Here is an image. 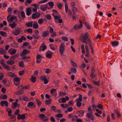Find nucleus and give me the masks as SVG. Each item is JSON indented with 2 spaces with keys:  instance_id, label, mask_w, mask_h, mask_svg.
I'll list each match as a JSON object with an SVG mask.
<instances>
[{
  "instance_id": "nucleus-1",
  "label": "nucleus",
  "mask_w": 122,
  "mask_h": 122,
  "mask_svg": "<svg viewBox=\"0 0 122 122\" xmlns=\"http://www.w3.org/2000/svg\"><path fill=\"white\" fill-rule=\"evenodd\" d=\"M89 36V34L87 32L81 38V40L82 42L86 44H87V42L86 41V40L88 39V40H89L88 39V37Z\"/></svg>"
},
{
  "instance_id": "nucleus-2",
  "label": "nucleus",
  "mask_w": 122,
  "mask_h": 122,
  "mask_svg": "<svg viewBox=\"0 0 122 122\" xmlns=\"http://www.w3.org/2000/svg\"><path fill=\"white\" fill-rule=\"evenodd\" d=\"M65 44L63 43H61L60 44L59 48V52L60 55L62 56L64 51Z\"/></svg>"
},
{
  "instance_id": "nucleus-3",
  "label": "nucleus",
  "mask_w": 122,
  "mask_h": 122,
  "mask_svg": "<svg viewBox=\"0 0 122 122\" xmlns=\"http://www.w3.org/2000/svg\"><path fill=\"white\" fill-rule=\"evenodd\" d=\"M39 118L42 121H46L48 120L47 117L44 114H41L39 117Z\"/></svg>"
},
{
  "instance_id": "nucleus-4",
  "label": "nucleus",
  "mask_w": 122,
  "mask_h": 122,
  "mask_svg": "<svg viewBox=\"0 0 122 122\" xmlns=\"http://www.w3.org/2000/svg\"><path fill=\"white\" fill-rule=\"evenodd\" d=\"M13 81L15 85L16 86H18L20 84V79L18 77H15L13 79Z\"/></svg>"
},
{
  "instance_id": "nucleus-5",
  "label": "nucleus",
  "mask_w": 122,
  "mask_h": 122,
  "mask_svg": "<svg viewBox=\"0 0 122 122\" xmlns=\"http://www.w3.org/2000/svg\"><path fill=\"white\" fill-rule=\"evenodd\" d=\"M47 9H50L49 8H48V5L47 4L41 5L40 7V9L43 11H46Z\"/></svg>"
},
{
  "instance_id": "nucleus-6",
  "label": "nucleus",
  "mask_w": 122,
  "mask_h": 122,
  "mask_svg": "<svg viewBox=\"0 0 122 122\" xmlns=\"http://www.w3.org/2000/svg\"><path fill=\"white\" fill-rule=\"evenodd\" d=\"M15 63V60L13 59L10 57L9 60L7 61L6 63L8 65H11Z\"/></svg>"
},
{
  "instance_id": "nucleus-7",
  "label": "nucleus",
  "mask_w": 122,
  "mask_h": 122,
  "mask_svg": "<svg viewBox=\"0 0 122 122\" xmlns=\"http://www.w3.org/2000/svg\"><path fill=\"white\" fill-rule=\"evenodd\" d=\"M22 32V30L20 28L16 29L13 32V34L15 36H17L20 34Z\"/></svg>"
},
{
  "instance_id": "nucleus-8",
  "label": "nucleus",
  "mask_w": 122,
  "mask_h": 122,
  "mask_svg": "<svg viewBox=\"0 0 122 122\" xmlns=\"http://www.w3.org/2000/svg\"><path fill=\"white\" fill-rule=\"evenodd\" d=\"M80 24L76 25L74 27V28L75 30H76L78 29H80L83 26V24L82 21L80 20L79 21Z\"/></svg>"
},
{
  "instance_id": "nucleus-9",
  "label": "nucleus",
  "mask_w": 122,
  "mask_h": 122,
  "mask_svg": "<svg viewBox=\"0 0 122 122\" xmlns=\"http://www.w3.org/2000/svg\"><path fill=\"white\" fill-rule=\"evenodd\" d=\"M8 52L10 54L12 55L16 53V50L14 48H11L9 50Z\"/></svg>"
},
{
  "instance_id": "nucleus-10",
  "label": "nucleus",
  "mask_w": 122,
  "mask_h": 122,
  "mask_svg": "<svg viewBox=\"0 0 122 122\" xmlns=\"http://www.w3.org/2000/svg\"><path fill=\"white\" fill-rule=\"evenodd\" d=\"M41 79L43 81L45 84H47L49 82V81L46 78V76H41Z\"/></svg>"
},
{
  "instance_id": "nucleus-11",
  "label": "nucleus",
  "mask_w": 122,
  "mask_h": 122,
  "mask_svg": "<svg viewBox=\"0 0 122 122\" xmlns=\"http://www.w3.org/2000/svg\"><path fill=\"white\" fill-rule=\"evenodd\" d=\"M40 16V14L39 13H36L33 14L32 15V18L34 19L38 18Z\"/></svg>"
},
{
  "instance_id": "nucleus-12",
  "label": "nucleus",
  "mask_w": 122,
  "mask_h": 122,
  "mask_svg": "<svg viewBox=\"0 0 122 122\" xmlns=\"http://www.w3.org/2000/svg\"><path fill=\"white\" fill-rule=\"evenodd\" d=\"M0 104L1 106L3 107H4V105L6 107H8V103L6 101H1L0 103Z\"/></svg>"
},
{
  "instance_id": "nucleus-13",
  "label": "nucleus",
  "mask_w": 122,
  "mask_h": 122,
  "mask_svg": "<svg viewBox=\"0 0 122 122\" xmlns=\"http://www.w3.org/2000/svg\"><path fill=\"white\" fill-rule=\"evenodd\" d=\"M87 41L88 43V44L89 45L90 48L91 50V52L93 54V48L92 46L91 41L89 40H87Z\"/></svg>"
},
{
  "instance_id": "nucleus-14",
  "label": "nucleus",
  "mask_w": 122,
  "mask_h": 122,
  "mask_svg": "<svg viewBox=\"0 0 122 122\" xmlns=\"http://www.w3.org/2000/svg\"><path fill=\"white\" fill-rule=\"evenodd\" d=\"M29 51L27 50L26 49L22 51V54H20V56H23V55H26L30 53Z\"/></svg>"
},
{
  "instance_id": "nucleus-15",
  "label": "nucleus",
  "mask_w": 122,
  "mask_h": 122,
  "mask_svg": "<svg viewBox=\"0 0 122 122\" xmlns=\"http://www.w3.org/2000/svg\"><path fill=\"white\" fill-rule=\"evenodd\" d=\"M27 15L29 16L31 13V10L30 8H27L26 10Z\"/></svg>"
},
{
  "instance_id": "nucleus-16",
  "label": "nucleus",
  "mask_w": 122,
  "mask_h": 122,
  "mask_svg": "<svg viewBox=\"0 0 122 122\" xmlns=\"http://www.w3.org/2000/svg\"><path fill=\"white\" fill-rule=\"evenodd\" d=\"M86 116L87 117L90 119L92 121H93L94 120V117L93 115H91L89 113L87 114Z\"/></svg>"
},
{
  "instance_id": "nucleus-17",
  "label": "nucleus",
  "mask_w": 122,
  "mask_h": 122,
  "mask_svg": "<svg viewBox=\"0 0 122 122\" xmlns=\"http://www.w3.org/2000/svg\"><path fill=\"white\" fill-rule=\"evenodd\" d=\"M49 34V31L47 30H46L43 32L42 34V36L43 37H45L47 36Z\"/></svg>"
},
{
  "instance_id": "nucleus-18",
  "label": "nucleus",
  "mask_w": 122,
  "mask_h": 122,
  "mask_svg": "<svg viewBox=\"0 0 122 122\" xmlns=\"http://www.w3.org/2000/svg\"><path fill=\"white\" fill-rule=\"evenodd\" d=\"M26 38L24 36H21L20 38H19L17 40V41L18 42L21 43L22 42L23 40L25 41Z\"/></svg>"
},
{
  "instance_id": "nucleus-19",
  "label": "nucleus",
  "mask_w": 122,
  "mask_h": 122,
  "mask_svg": "<svg viewBox=\"0 0 122 122\" xmlns=\"http://www.w3.org/2000/svg\"><path fill=\"white\" fill-rule=\"evenodd\" d=\"M52 55V53L49 51H48L46 53V57L49 58H51Z\"/></svg>"
},
{
  "instance_id": "nucleus-20",
  "label": "nucleus",
  "mask_w": 122,
  "mask_h": 122,
  "mask_svg": "<svg viewBox=\"0 0 122 122\" xmlns=\"http://www.w3.org/2000/svg\"><path fill=\"white\" fill-rule=\"evenodd\" d=\"M84 112L83 110L78 111L77 112V114L80 117H82L84 115Z\"/></svg>"
},
{
  "instance_id": "nucleus-21",
  "label": "nucleus",
  "mask_w": 122,
  "mask_h": 122,
  "mask_svg": "<svg viewBox=\"0 0 122 122\" xmlns=\"http://www.w3.org/2000/svg\"><path fill=\"white\" fill-rule=\"evenodd\" d=\"M25 117V115L23 114L22 115H19L17 117V119H24Z\"/></svg>"
},
{
  "instance_id": "nucleus-22",
  "label": "nucleus",
  "mask_w": 122,
  "mask_h": 122,
  "mask_svg": "<svg viewBox=\"0 0 122 122\" xmlns=\"http://www.w3.org/2000/svg\"><path fill=\"white\" fill-rule=\"evenodd\" d=\"M8 15L7 16V19H8V18H9V17L10 16L11 14V11H12V9L10 8H9L8 9Z\"/></svg>"
},
{
  "instance_id": "nucleus-23",
  "label": "nucleus",
  "mask_w": 122,
  "mask_h": 122,
  "mask_svg": "<svg viewBox=\"0 0 122 122\" xmlns=\"http://www.w3.org/2000/svg\"><path fill=\"white\" fill-rule=\"evenodd\" d=\"M39 27L38 24L36 21H35L33 22V27L35 29H37Z\"/></svg>"
},
{
  "instance_id": "nucleus-24",
  "label": "nucleus",
  "mask_w": 122,
  "mask_h": 122,
  "mask_svg": "<svg viewBox=\"0 0 122 122\" xmlns=\"http://www.w3.org/2000/svg\"><path fill=\"white\" fill-rule=\"evenodd\" d=\"M82 96L81 95H79L78 98H77L76 100V102H81L82 101Z\"/></svg>"
},
{
  "instance_id": "nucleus-25",
  "label": "nucleus",
  "mask_w": 122,
  "mask_h": 122,
  "mask_svg": "<svg viewBox=\"0 0 122 122\" xmlns=\"http://www.w3.org/2000/svg\"><path fill=\"white\" fill-rule=\"evenodd\" d=\"M119 42L118 41H114L112 43V44L114 47H115L117 46Z\"/></svg>"
},
{
  "instance_id": "nucleus-26",
  "label": "nucleus",
  "mask_w": 122,
  "mask_h": 122,
  "mask_svg": "<svg viewBox=\"0 0 122 122\" xmlns=\"http://www.w3.org/2000/svg\"><path fill=\"white\" fill-rule=\"evenodd\" d=\"M62 103H64L66 102V100H69V97L67 96H66L65 98L63 97L61 99Z\"/></svg>"
},
{
  "instance_id": "nucleus-27",
  "label": "nucleus",
  "mask_w": 122,
  "mask_h": 122,
  "mask_svg": "<svg viewBox=\"0 0 122 122\" xmlns=\"http://www.w3.org/2000/svg\"><path fill=\"white\" fill-rule=\"evenodd\" d=\"M46 48V46L44 44H43L41 45V47L40 48V51H44Z\"/></svg>"
},
{
  "instance_id": "nucleus-28",
  "label": "nucleus",
  "mask_w": 122,
  "mask_h": 122,
  "mask_svg": "<svg viewBox=\"0 0 122 122\" xmlns=\"http://www.w3.org/2000/svg\"><path fill=\"white\" fill-rule=\"evenodd\" d=\"M24 92L23 90V89L17 91L15 92L16 94L17 95H19L23 94Z\"/></svg>"
},
{
  "instance_id": "nucleus-29",
  "label": "nucleus",
  "mask_w": 122,
  "mask_h": 122,
  "mask_svg": "<svg viewBox=\"0 0 122 122\" xmlns=\"http://www.w3.org/2000/svg\"><path fill=\"white\" fill-rule=\"evenodd\" d=\"M0 35L2 36L6 37L7 36V33L6 32L4 31H0Z\"/></svg>"
},
{
  "instance_id": "nucleus-30",
  "label": "nucleus",
  "mask_w": 122,
  "mask_h": 122,
  "mask_svg": "<svg viewBox=\"0 0 122 122\" xmlns=\"http://www.w3.org/2000/svg\"><path fill=\"white\" fill-rule=\"evenodd\" d=\"M34 105L33 103L32 102H30L28 103L27 105V106L29 108H31V107Z\"/></svg>"
},
{
  "instance_id": "nucleus-31",
  "label": "nucleus",
  "mask_w": 122,
  "mask_h": 122,
  "mask_svg": "<svg viewBox=\"0 0 122 122\" xmlns=\"http://www.w3.org/2000/svg\"><path fill=\"white\" fill-rule=\"evenodd\" d=\"M25 25L28 27H32L33 25V22L31 21L29 22L26 23Z\"/></svg>"
},
{
  "instance_id": "nucleus-32",
  "label": "nucleus",
  "mask_w": 122,
  "mask_h": 122,
  "mask_svg": "<svg viewBox=\"0 0 122 122\" xmlns=\"http://www.w3.org/2000/svg\"><path fill=\"white\" fill-rule=\"evenodd\" d=\"M7 98V96L6 95H1L0 96V99L2 100H6Z\"/></svg>"
},
{
  "instance_id": "nucleus-33",
  "label": "nucleus",
  "mask_w": 122,
  "mask_h": 122,
  "mask_svg": "<svg viewBox=\"0 0 122 122\" xmlns=\"http://www.w3.org/2000/svg\"><path fill=\"white\" fill-rule=\"evenodd\" d=\"M6 53V52L4 49H0V53L2 55L5 54Z\"/></svg>"
},
{
  "instance_id": "nucleus-34",
  "label": "nucleus",
  "mask_w": 122,
  "mask_h": 122,
  "mask_svg": "<svg viewBox=\"0 0 122 122\" xmlns=\"http://www.w3.org/2000/svg\"><path fill=\"white\" fill-rule=\"evenodd\" d=\"M70 62L71 63V64L74 67H75L76 68H77L78 67L77 65L75 62L73 61H70Z\"/></svg>"
},
{
  "instance_id": "nucleus-35",
  "label": "nucleus",
  "mask_w": 122,
  "mask_h": 122,
  "mask_svg": "<svg viewBox=\"0 0 122 122\" xmlns=\"http://www.w3.org/2000/svg\"><path fill=\"white\" fill-rule=\"evenodd\" d=\"M3 67L4 68L8 70H10V67L7 65L5 64L3 66Z\"/></svg>"
},
{
  "instance_id": "nucleus-36",
  "label": "nucleus",
  "mask_w": 122,
  "mask_h": 122,
  "mask_svg": "<svg viewBox=\"0 0 122 122\" xmlns=\"http://www.w3.org/2000/svg\"><path fill=\"white\" fill-rule=\"evenodd\" d=\"M7 75L11 77H14L15 76V74L14 73L11 72H9L8 73Z\"/></svg>"
},
{
  "instance_id": "nucleus-37",
  "label": "nucleus",
  "mask_w": 122,
  "mask_h": 122,
  "mask_svg": "<svg viewBox=\"0 0 122 122\" xmlns=\"http://www.w3.org/2000/svg\"><path fill=\"white\" fill-rule=\"evenodd\" d=\"M15 18L16 17L15 16H12L10 18V19H9V18H8V19H7L10 22H11L13 21Z\"/></svg>"
},
{
  "instance_id": "nucleus-38",
  "label": "nucleus",
  "mask_w": 122,
  "mask_h": 122,
  "mask_svg": "<svg viewBox=\"0 0 122 122\" xmlns=\"http://www.w3.org/2000/svg\"><path fill=\"white\" fill-rule=\"evenodd\" d=\"M19 53H17L13 56H11V57L14 60H15V59L19 57Z\"/></svg>"
},
{
  "instance_id": "nucleus-39",
  "label": "nucleus",
  "mask_w": 122,
  "mask_h": 122,
  "mask_svg": "<svg viewBox=\"0 0 122 122\" xmlns=\"http://www.w3.org/2000/svg\"><path fill=\"white\" fill-rule=\"evenodd\" d=\"M85 25L86 26L87 28L88 29H91V26L89 25V24L86 22H85Z\"/></svg>"
},
{
  "instance_id": "nucleus-40",
  "label": "nucleus",
  "mask_w": 122,
  "mask_h": 122,
  "mask_svg": "<svg viewBox=\"0 0 122 122\" xmlns=\"http://www.w3.org/2000/svg\"><path fill=\"white\" fill-rule=\"evenodd\" d=\"M36 101L38 106H40L41 105V102L40 101V100L38 99H36Z\"/></svg>"
},
{
  "instance_id": "nucleus-41",
  "label": "nucleus",
  "mask_w": 122,
  "mask_h": 122,
  "mask_svg": "<svg viewBox=\"0 0 122 122\" xmlns=\"http://www.w3.org/2000/svg\"><path fill=\"white\" fill-rule=\"evenodd\" d=\"M19 65L20 67H23L24 66L23 62V61H21L19 63Z\"/></svg>"
},
{
  "instance_id": "nucleus-42",
  "label": "nucleus",
  "mask_w": 122,
  "mask_h": 122,
  "mask_svg": "<svg viewBox=\"0 0 122 122\" xmlns=\"http://www.w3.org/2000/svg\"><path fill=\"white\" fill-rule=\"evenodd\" d=\"M61 39L65 41H67L68 40V38L65 36L62 37Z\"/></svg>"
},
{
  "instance_id": "nucleus-43",
  "label": "nucleus",
  "mask_w": 122,
  "mask_h": 122,
  "mask_svg": "<svg viewBox=\"0 0 122 122\" xmlns=\"http://www.w3.org/2000/svg\"><path fill=\"white\" fill-rule=\"evenodd\" d=\"M53 44H51L50 45V47L51 49L52 50H55L56 49V48L53 46Z\"/></svg>"
},
{
  "instance_id": "nucleus-44",
  "label": "nucleus",
  "mask_w": 122,
  "mask_h": 122,
  "mask_svg": "<svg viewBox=\"0 0 122 122\" xmlns=\"http://www.w3.org/2000/svg\"><path fill=\"white\" fill-rule=\"evenodd\" d=\"M36 78L35 77L32 76L31 78L30 79V80H31L32 82H34L36 80Z\"/></svg>"
},
{
  "instance_id": "nucleus-45",
  "label": "nucleus",
  "mask_w": 122,
  "mask_h": 122,
  "mask_svg": "<svg viewBox=\"0 0 122 122\" xmlns=\"http://www.w3.org/2000/svg\"><path fill=\"white\" fill-rule=\"evenodd\" d=\"M70 70L72 72L74 73H76V69L73 67L71 68Z\"/></svg>"
},
{
  "instance_id": "nucleus-46",
  "label": "nucleus",
  "mask_w": 122,
  "mask_h": 122,
  "mask_svg": "<svg viewBox=\"0 0 122 122\" xmlns=\"http://www.w3.org/2000/svg\"><path fill=\"white\" fill-rule=\"evenodd\" d=\"M51 99H49L48 100H46L45 101V103L46 105H48L51 103Z\"/></svg>"
},
{
  "instance_id": "nucleus-47",
  "label": "nucleus",
  "mask_w": 122,
  "mask_h": 122,
  "mask_svg": "<svg viewBox=\"0 0 122 122\" xmlns=\"http://www.w3.org/2000/svg\"><path fill=\"white\" fill-rule=\"evenodd\" d=\"M77 117L76 116H73L72 118V121H76V120Z\"/></svg>"
},
{
  "instance_id": "nucleus-48",
  "label": "nucleus",
  "mask_w": 122,
  "mask_h": 122,
  "mask_svg": "<svg viewBox=\"0 0 122 122\" xmlns=\"http://www.w3.org/2000/svg\"><path fill=\"white\" fill-rule=\"evenodd\" d=\"M51 35L50 36L52 37H55L56 36V32H53Z\"/></svg>"
},
{
  "instance_id": "nucleus-49",
  "label": "nucleus",
  "mask_w": 122,
  "mask_h": 122,
  "mask_svg": "<svg viewBox=\"0 0 122 122\" xmlns=\"http://www.w3.org/2000/svg\"><path fill=\"white\" fill-rule=\"evenodd\" d=\"M48 0H43L42 1H39L38 2V4H42L47 2Z\"/></svg>"
},
{
  "instance_id": "nucleus-50",
  "label": "nucleus",
  "mask_w": 122,
  "mask_h": 122,
  "mask_svg": "<svg viewBox=\"0 0 122 122\" xmlns=\"http://www.w3.org/2000/svg\"><path fill=\"white\" fill-rule=\"evenodd\" d=\"M48 4L51 7H53L54 5V3L52 2H49L48 3Z\"/></svg>"
},
{
  "instance_id": "nucleus-51",
  "label": "nucleus",
  "mask_w": 122,
  "mask_h": 122,
  "mask_svg": "<svg viewBox=\"0 0 122 122\" xmlns=\"http://www.w3.org/2000/svg\"><path fill=\"white\" fill-rule=\"evenodd\" d=\"M46 17L47 19L49 20H50L51 19V15L49 14L47 15H46Z\"/></svg>"
},
{
  "instance_id": "nucleus-52",
  "label": "nucleus",
  "mask_w": 122,
  "mask_h": 122,
  "mask_svg": "<svg viewBox=\"0 0 122 122\" xmlns=\"http://www.w3.org/2000/svg\"><path fill=\"white\" fill-rule=\"evenodd\" d=\"M88 112H90L91 113H93V111L91 109V107L90 106H89L88 107Z\"/></svg>"
},
{
  "instance_id": "nucleus-53",
  "label": "nucleus",
  "mask_w": 122,
  "mask_h": 122,
  "mask_svg": "<svg viewBox=\"0 0 122 122\" xmlns=\"http://www.w3.org/2000/svg\"><path fill=\"white\" fill-rule=\"evenodd\" d=\"M56 92V90L55 89H52L51 91V94H53Z\"/></svg>"
},
{
  "instance_id": "nucleus-54",
  "label": "nucleus",
  "mask_w": 122,
  "mask_h": 122,
  "mask_svg": "<svg viewBox=\"0 0 122 122\" xmlns=\"http://www.w3.org/2000/svg\"><path fill=\"white\" fill-rule=\"evenodd\" d=\"M24 73V70H22L19 71V75L21 76Z\"/></svg>"
},
{
  "instance_id": "nucleus-55",
  "label": "nucleus",
  "mask_w": 122,
  "mask_h": 122,
  "mask_svg": "<svg viewBox=\"0 0 122 122\" xmlns=\"http://www.w3.org/2000/svg\"><path fill=\"white\" fill-rule=\"evenodd\" d=\"M76 105L77 106L79 107H80L82 105V103L81 102H76Z\"/></svg>"
},
{
  "instance_id": "nucleus-56",
  "label": "nucleus",
  "mask_w": 122,
  "mask_h": 122,
  "mask_svg": "<svg viewBox=\"0 0 122 122\" xmlns=\"http://www.w3.org/2000/svg\"><path fill=\"white\" fill-rule=\"evenodd\" d=\"M33 38L34 39H37L39 38L40 37V36L39 35H38L37 36H36L34 35H32Z\"/></svg>"
},
{
  "instance_id": "nucleus-57",
  "label": "nucleus",
  "mask_w": 122,
  "mask_h": 122,
  "mask_svg": "<svg viewBox=\"0 0 122 122\" xmlns=\"http://www.w3.org/2000/svg\"><path fill=\"white\" fill-rule=\"evenodd\" d=\"M114 111L115 113H117V117H119L121 116V115L119 112L116 110H115Z\"/></svg>"
},
{
  "instance_id": "nucleus-58",
  "label": "nucleus",
  "mask_w": 122,
  "mask_h": 122,
  "mask_svg": "<svg viewBox=\"0 0 122 122\" xmlns=\"http://www.w3.org/2000/svg\"><path fill=\"white\" fill-rule=\"evenodd\" d=\"M43 22V20L42 19H39L38 20V22L39 24H41Z\"/></svg>"
},
{
  "instance_id": "nucleus-59",
  "label": "nucleus",
  "mask_w": 122,
  "mask_h": 122,
  "mask_svg": "<svg viewBox=\"0 0 122 122\" xmlns=\"http://www.w3.org/2000/svg\"><path fill=\"white\" fill-rule=\"evenodd\" d=\"M72 11L74 12H76L78 11L76 7H74L72 8Z\"/></svg>"
},
{
  "instance_id": "nucleus-60",
  "label": "nucleus",
  "mask_w": 122,
  "mask_h": 122,
  "mask_svg": "<svg viewBox=\"0 0 122 122\" xmlns=\"http://www.w3.org/2000/svg\"><path fill=\"white\" fill-rule=\"evenodd\" d=\"M16 26V24L15 23H13L10 25V26L12 28L15 27Z\"/></svg>"
},
{
  "instance_id": "nucleus-61",
  "label": "nucleus",
  "mask_w": 122,
  "mask_h": 122,
  "mask_svg": "<svg viewBox=\"0 0 122 122\" xmlns=\"http://www.w3.org/2000/svg\"><path fill=\"white\" fill-rule=\"evenodd\" d=\"M97 107L99 109H102L103 108V107L100 104H98L97 106Z\"/></svg>"
},
{
  "instance_id": "nucleus-62",
  "label": "nucleus",
  "mask_w": 122,
  "mask_h": 122,
  "mask_svg": "<svg viewBox=\"0 0 122 122\" xmlns=\"http://www.w3.org/2000/svg\"><path fill=\"white\" fill-rule=\"evenodd\" d=\"M21 13L22 17L23 18H24L25 17V14L24 12L22 11H21Z\"/></svg>"
},
{
  "instance_id": "nucleus-63",
  "label": "nucleus",
  "mask_w": 122,
  "mask_h": 122,
  "mask_svg": "<svg viewBox=\"0 0 122 122\" xmlns=\"http://www.w3.org/2000/svg\"><path fill=\"white\" fill-rule=\"evenodd\" d=\"M51 72V71L48 68L46 69L45 71V72L46 74L49 73Z\"/></svg>"
},
{
  "instance_id": "nucleus-64",
  "label": "nucleus",
  "mask_w": 122,
  "mask_h": 122,
  "mask_svg": "<svg viewBox=\"0 0 122 122\" xmlns=\"http://www.w3.org/2000/svg\"><path fill=\"white\" fill-rule=\"evenodd\" d=\"M63 116V115L61 114H58L56 115V117H58L61 118Z\"/></svg>"
}]
</instances>
